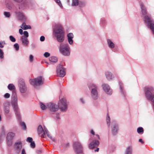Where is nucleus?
I'll list each match as a JSON object with an SVG mask.
<instances>
[{
    "instance_id": "obj_51",
    "label": "nucleus",
    "mask_w": 154,
    "mask_h": 154,
    "mask_svg": "<svg viewBox=\"0 0 154 154\" xmlns=\"http://www.w3.org/2000/svg\"><path fill=\"white\" fill-rule=\"evenodd\" d=\"M45 39V37L44 36H41L40 38V40L41 41H43Z\"/></svg>"
},
{
    "instance_id": "obj_47",
    "label": "nucleus",
    "mask_w": 154,
    "mask_h": 154,
    "mask_svg": "<svg viewBox=\"0 0 154 154\" xmlns=\"http://www.w3.org/2000/svg\"><path fill=\"white\" fill-rule=\"evenodd\" d=\"M54 1L56 2V3H58V5L62 7V4L60 3V0H54Z\"/></svg>"
},
{
    "instance_id": "obj_56",
    "label": "nucleus",
    "mask_w": 154,
    "mask_h": 154,
    "mask_svg": "<svg viewBox=\"0 0 154 154\" xmlns=\"http://www.w3.org/2000/svg\"><path fill=\"white\" fill-rule=\"evenodd\" d=\"M120 90H121V91L123 93V88H122V87L121 86H120Z\"/></svg>"
},
{
    "instance_id": "obj_13",
    "label": "nucleus",
    "mask_w": 154,
    "mask_h": 154,
    "mask_svg": "<svg viewBox=\"0 0 154 154\" xmlns=\"http://www.w3.org/2000/svg\"><path fill=\"white\" fill-rule=\"evenodd\" d=\"M99 144V141L96 140H94L92 142L89 144V147L90 149H93L98 146Z\"/></svg>"
},
{
    "instance_id": "obj_27",
    "label": "nucleus",
    "mask_w": 154,
    "mask_h": 154,
    "mask_svg": "<svg viewBox=\"0 0 154 154\" xmlns=\"http://www.w3.org/2000/svg\"><path fill=\"white\" fill-rule=\"evenodd\" d=\"M49 60L51 62L56 63L57 61V59L56 57H50Z\"/></svg>"
},
{
    "instance_id": "obj_38",
    "label": "nucleus",
    "mask_w": 154,
    "mask_h": 154,
    "mask_svg": "<svg viewBox=\"0 0 154 154\" xmlns=\"http://www.w3.org/2000/svg\"><path fill=\"white\" fill-rule=\"evenodd\" d=\"M14 47L15 49L16 50L18 51L19 49V45L17 43H16L14 45Z\"/></svg>"
},
{
    "instance_id": "obj_5",
    "label": "nucleus",
    "mask_w": 154,
    "mask_h": 154,
    "mask_svg": "<svg viewBox=\"0 0 154 154\" xmlns=\"http://www.w3.org/2000/svg\"><path fill=\"white\" fill-rule=\"evenodd\" d=\"M144 91L147 99H150L154 94V90L152 87H145L144 88Z\"/></svg>"
},
{
    "instance_id": "obj_11",
    "label": "nucleus",
    "mask_w": 154,
    "mask_h": 154,
    "mask_svg": "<svg viewBox=\"0 0 154 154\" xmlns=\"http://www.w3.org/2000/svg\"><path fill=\"white\" fill-rule=\"evenodd\" d=\"M74 147L75 151L78 153L82 152V147L80 143L78 142L74 143Z\"/></svg>"
},
{
    "instance_id": "obj_58",
    "label": "nucleus",
    "mask_w": 154,
    "mask_h": 154,
    "mask_svg": "<svg viewBox=\"0 0 154 154\" xmlns=\"http://www.w3.org/2000/svg\"><path fill=\"white\" fill-rule=\"evenodd\" d=\"M99 148H97L96 149H95V150H94V152H98L99 151Z\"/></svg>"
},
{
    "instance_id": "obj_1",
    "label": "nucleus",
    "mask_w": 154,
    "mask_h": 154,
    "mask_svg": "<svg viewBox=\"0 0 154 154\" xmlns=\"http://www.w3.org/2000/svg\"><path fill=\"white\" fill-rule=\"evenodd\" d=\"M57 41L60 42H63L64 39L63 28L61 25L58 26L55 31Z\"/></svg>"
},
{
    "instance_id": "obj_44",
    "label": "nucleus",
    "mask_w": 154,
    "mask_h": 154,
    "mask_svg": "<svg viewBox=\"0 0 154 154\" xmlns=\"http://www.w3.org/2000/svg\"><path fill=\"white\" fill-rule=\"evenodd\" d=\"M29 60L30 62H32L33 60V57L32 55H30L29 56Z\"/></svg>"
},
{
    "instance_id": "obj_40",
    "label": "nucleus",
    "mask_w": 154,
    "mask_h": 154,
    "mask_svg": "<svg viewBox=\"0 0 154 154\" xmlns=\"http://www.w3.org/2000/svg\"><path fill=\"white\" fill-rule=\"evenodd\" d=\"M11 41L13 42H14L16 41L15 38L12 35H11L9 37Z\"/></svg>"
},
{
    "instance_id": "obj_30",
    "label": "nucleus",
    "mask_w": 154,
    "mask_h": 154,
    "mask_svg": "<svg viewBox=\"0 0 154 154\" xmlns=\"http://www.w3.org/2000/svg\"><path fill=\"white\" fill-rule=\"evenodd\" d=\"M78 0H72V6H77L79 4Z\"/></svg>"
},
{
    "instance_id": "obj_43",
    "label": "nucleus",
    "mask_w": 154,
    "mask_h": 154,
    "mask_svg": "<svg viewBox=\"0 0 154 154\" xmlns=\"http://www.w3.org/2000/svg\"><path fill=\"white\" fill-rule=\"evenodd\" d=\"M24 35L26 38H27L29 36V34L28 32L26 31H25L23 32Z\"/></svg>"
},
{
    "instance_id": "obj_41",
    "label": "nucleus",
    "mask_w": 154,
    "mask_h": 154,
    "mask_svg": "<svg viewBox=\"0 0 154 154\" xmlns=\"http://www.w3.org/2000/svg\"><path fill=\"white\" fill-rule=\"evenodd\" d=\"M4 53L2 50L0 49V57L1 58L3 59L4 58Z\"/></svg>"
},
{
    "instance_id": "obj_54",
    "label": "nucleus",
    "mask_w": 154,
    "mask_h": 154,
    "mask_svg": "<svg viewBox=\"0 0 154 154\" xmlns=\"http://www.w3.org/2000/svg\"><path fill=\"white\" fill-rule=\"evenodd\" d=\"M22 154H26L25 151L24 149H23L22 151Z\"/></svg>"
},
{
    "instance_id": "obj_57",
    "label": "nucleus",
    "mask_w": 154,
    "mask_h": 154,
    "mask_svg": "<svg viewBox=\"0 0 154 154\" xmlns=\"http://www.w3.org/2000/svg\"><path fill=\"white\" fill-rule=\"evenodd\" d=\"M91 134H92L93 135L94 134V131L92 130H91Z\"/></svg>"
},
{
    "instance_id": "obj_3",
    "label": "nucleus",
    "mask_w": 154,
    "mask_h": 154,
    "mask_svg": "<svg viewBox=\"0 0 154 154\" xmlns=\"http://www.w3.org/2000/svg\"><path fill=\"white\" fill-rule=\"evenodd\" d=\"M44 79L41 76H39L34 79H31L29 80L30 82L32 85L39 86L42 85Z\"/></svg>"
},
{
    "instance_id": "obj_45",
    "label": "nucleus",
    "mask_w": 154,
    "mask_h": 154,
    "mask_svg": "<svg viewBox=\"0 0 154 154\" xmlns=\"http://www.w3.org/2000/svg\"><path fill=\"white\" fill-rule=\"evenodd\" d=\"M44 56L46 57H47L50 56V54L47 52H46L44 54Z\"/></svg>"
},
{
    "instance_id": "obj_48",
    "label": "nucleus",
    "mask_w": 154,
    "mask_h": 154,
    "mask_svg": "<svg viewBox=\"0 0 154 154\" xmlns=\"http://www.w3.org/2000/svg\"><path fill=\"white\" fill-rule=\"evenodd\" d=\"M10 95L8 93H6L4 95V97L5 98H7L10 97Z\"/></svg>"
},
{
    "instance_id": "obj_14",
    "label": "nucleus",
    "mask_w": 154,
    "mask_h": 154,
    "mask_svg": "<svg viewBox=\"0 0 154 154\" xmlns=\"http://www.w3.org/2000/svg\"><path fill=\"white\" fill-rule=\"evenodd\" d=\"M38 133L39 135L44 137L45 135V133L42 128V126L41 125L38 126Z\"/></svg>"
},
{
    "instance_id": "obj_7",
    "label": "nucleus",
    "mask_w": 154,
    "mask_h": 154,
    "mask_svg": "<svg viewBox=\"0 0 154 154\" xmlns=\"http://www.w3.org/2000/svg\"><path fill=\"white\" fill-rule=\"evenodd\" d=\"M17 98L16 93H13L12 95V104L13 106L14 110L15 111H17L18 109L17 104Z\"/></svg>"
},
{
    "instance_id": "obj_33",
    "label": "nucleus",
    "mask_w": 154,
    "mask_h": 154,
    "mask_svg": "<svg viewBox=\"0 0 154 154\" xmlns=\"http://www.w3.org/2000/svg\"><path fill=\"white\" fill-rule=\"evenodd\" d=\"M4 111L6 113H8L9 112V108L8 106H6L5 107Z\"/></svg>"
},
{
    "instance_id": "obj_29",
    "label": "nucleus",
    "mask_w": 154,
    "mask_h": 154,
    "mask_svg": "<svg viewBox=\"0 0 154 154\" xmlns=\"http://www.w3.org/2000/svg\"><path fill=\"white\" fill-rule=\"evenodd\" d=\"M106 123L108 127H109L110 125V118L108 114L107 115Z\"/></svg>"
},
{
    "instance_id": "obj_60",
    "label": "nucleus",
    "mask_w": 154,
    "mask_h": 154,
    "mask_svg": "<svg viewBox=\"0 0 154 154\" xmlns=\"http://www.w3.org/2000/svg\"><path fill=\"white\" fill-rule=\"evenodd\" d=\"M96 136H97V137H98V138L100 139V137H99V136L98 135V134H96Z\"/></svg>"
},
{
    "instance_id": "obj_4",
    "label": "nucleus",
    "mask_w": 154,
    "mask_h": 154,
    "mask_svg": "<svg viewBox=\"0 0 154 154\" xmlns=\"http://www.w3.org/2000/svg\"><path fill=\"white\" fill-rule=\"evenodd\" d=\"M89 88L91 89V95L92 98L95 100L97 99L98 96L97 86L94 84H92L89 85Z\"/></svg>"
},
{
    "instance_id": "obj_37",
    "label": "nucleus",
    "mask_w": 154,
    "mask_h": 154,
    "mask_svg": "<svg viewBox=\"0 0 154 154\" xmlns=\"http://www.w3.org/2000/svg\"><path fill=\"white\" fill-rule=\"evenodd\" d=\"M149 27L151 29L152 31L154 34V24H151L150 25H149Z\"/></svg>"
},
{
    "instance_id": "obj_61",
    "label": "nucleus",
    "mask_w": 154,
    "mask_h": 154,
    "mask_svg": "<svg viewBox=\"0 0 154 154\" xmlns=\"http://www.w3.org/2000/svg\"><path fill=\"white\" fill-rule=\"evenodd\" d=\"M39 151V152H41V151L40 150L39 151Z\"/></svg>"
},
{
    "instance_id": "obj_59",
    "label": "nucleus",
    "mask_w": 154,
    "mask_h": 154,
    "mask_svg": "<svg viewBox=\"0 0 154 154\" xmlns=\"http://www.w3.org/2000/svg\"><path fill=\"white\" fill-rule=\"evenodd\" d=\"M80 100H81V102H82L83 103H84V101H83V99L81 98V99H80Z\"/></svg>"
},
{
    "instance_id": "obj_20",
    "label": "nucleus",
    "mask_w": 154,
    "mask_h": 154,
    "mask_svg": "<svg viewBox=\"0 0 154 154\" xmlns=\"http://www.w3.org/2000/svg\"><path fill=\"white\" fill-rule=\"evenodd\" d=\"M27 5V2L26 1H23L20 5L19 7V9H24Z\"/></svg>"
},
{
    "instance_id": "obj_10",
    "label": "nucleus",
    "mask_w": 154,
    "mask_h": 154,
    "mask_svg": "<svg viewBox=\"0 0 154 154\" xmlns=\"http://www.w3.org/2000/svg\"><path fill=\"white\" fill-rule=\"evenodd\" d=\"M48 108L51 111H56L59 109V106L58 105L53 103H50L47 105Z\"/></svg>"
},
{
    "instance_id": "obj_28",
    "label": "nucleus",
    "mask_w": 154,
    "mask_h": 154,
    "mask_svg": "<svg viewBox=\"0 0 154 154\" xmlns=\"http://www.w3.org/2000/svg\"><path fill=\"white\" fill-rule=\"evenodd\" d=\"M131 146H129L127 149L125 154H131Z\"/></svg>"
},
{
    "instance_id": "obj_16",
    "label": "nucleus",
    "mask_w": 154,
    "mask_h": 154,
    "mask_svg": "<svg viewBox=\"0 0 154 154\" xmlns=\"http://www.w3.org/2000/svg\"><path fill=\"white\" fill-rule=\"evenodd\" d=\"M67 38L68 41L70 44H72L73 43V40L72 39L74 37V35L72 33H70L68 34L67 35Z\"/></svg>"
},
{
    "instance_id": "obj_50",
    "label": "nucleus",
    "mask_w": 154,
    "mask_h": 154,
    "mask_svg": "<svg viewBox=\"0 0 154 154\" xmlns=\"http://www.w3.org/2000/svg\"><path fill=\"white\" fill-rule=\"evenodd\" d=\"M149 100H150L152 102L154 103V94L152 95V96L151 97L150 99H147Z\"/></svg>"
},
{
    "instance_id": "obj_32",
    "label": "nucleus",
    "mask_w": 154,
    "mask_h": 154,
    "mask_svg": "<svg viewBox=\"0 0 154 154\" xmlns=\"http://www.w3.org/2000/svg\"><path fill=\"white\" fill-rule=\"evenodd\" d=\"M137 132L139 134L143 133V128L141 127H139L137 129Z\"/></svg>"
},
{
    "instance_id": "obj_55",
    "label": "nucleus",
    "mask_w": 154,
    "mask_h": 154,
    "mask_svg": "<svg viewBox=\"0 0 154 154\" xmlns=\"http://www.w3.org/2000/svg\"><path fill=\"white\" fill-rule=\"evenodd\" d=\"M139 141L140 143H142L143 144L144 143L143 141V140L141 139H140L139 140Z\"/></svg>"
},
{
    "instance_id": "obj_39",
    "label": "nucleus",
    "mask_w": 154,
    "mask_h": 154,
    "mask_svg": "<svg viewBox=\"0 0 154 154\" xmlns=\"http://www.w3.org/2000/svg\"><path fill=\"white\" fill-rule=\"evenodd\" d=\"M7 144L9 146H10L12 144V140H8L7 139Z\"/></svg>"
},
{
    "instance_id": "obj_52",
    "label": "nucleus",
    "mask_w": 154,
    "mask_h": 154,
    "mask_svg": "<svg viewBox=\"0 0 154 154\" xmlns=\"http://www.w3.org/2000/svg\"><path fill=\"white\" fill-rule=\"evenodd\" d=\"M14 1L16 2L20 3L22 2L23 1V0H14Z\"/></svg>"
},
{
    "instance_id": "obj_25",
    "label": "nucleus",
    "mask_w": 154,
    "mask_h": 154,
    "mask_svg": "<svg viewBox=\"0 0 154 154\" xmlns=\"http://www.w3.org/2000/svg\"><path fill=\"white\" fill-rule=\"evenodd\" d=\"M109 46V48H113L114 47V43L109 39L107 41Z\"/></svg>"
},
{
    "instance_id": "obj_9",
    "label": "nucleus",
    "mask_w": 154,
    "mask_h": 154,
    "mask_svg": "<svg viewBox=\"0 0 154 154\" xmlns=\"http://www.w3.org/2000/svg\"><path fill=\"white\" fill-rule=\"evenodd\" d=\"M60 103L59 104L60 109L62 111H66L67 108L66 100L64 98H62L60 100Z\"/></svg>"
},
{
    "instance_id": "obj_12",
    "label": "nucleus",
    "mask_w": 154,
    "mask_h": 154,
    "mask_svg": "<svg viewBox=\"0 0 154 154\" xmlns=\"http://www.w3.org/2000/svg\"><path fill=\"white\" fill-rule=\"evenodd\" d=\"M102 87L104 91L108 94L111 95L112 93V91L110 89L109 86L107 84H103L102 85Z\"/></svg>"
},
{
    "instance_id": "obj_6",
    "label": "nucleus",
    "mask_w": 154,
    "mask_h": 154,
    "mask_svg": "<svg viewBox=\"0 0 154 154\" xmlns=\"http://www.w3.org/2000/svg\"><path fill=\"white\" fill-rule=\"evenodd\" d=\"M56 72L57 75L60 77H63L66 74L65 69L62 65H59L57 67Z\"/></svg>"
},
{
    "instance_id": "obj_17",
    "label": "nucleus",
    "mask_w": 154,
    "mask_h": 154,
    "mask_svg": "<svg viewBox=\"0 0 154 154\" xmlns=\"http://www.w3.org/2000/svg\"><path fill=\"white\" fill-rule=\"evenodd\" d=\"M21 41L22 43L25 46H27L29 44V41L28 38L24 36H22L21 37Z\"/></svg>"
},
{
    "instance_id": "obj_2",
    "label": "nucleus",
    "mask_w": 154,
    "mask_h": 154,
    "mask_svg": "<svg viewBox=\"0 0 154 154\" xmlns=\"http://www.w3.org/2000/svg\"><path fill=\"white\" fill-rule=\"evenodd\" d=\"M60 52L65 56L70 55V48L68 44L61 43L59 47Z\"/></svg>"
},
{
    "instance_id": "obj_24",
    "label": "nucleus",
    "mask_w": 154,
    "mask_h": 154,
    "mask_svg": "<svg viewBox=\"0 0 154 154\" xmlns=\"http://www.w3.org/2000/svg\"><path fill=\"white\" fill-rule=\"evenodd\" d=\"M21 27L23 29H30L31 26H27L26 25L25 23H23L21 26Z\"/></svg>"
},
{
    "instance_id": "obj_35",
    "label": "nucleus",
    "mask_w": 154,
    "mask_h": 154,
    "mask_svg": "<svg viewBox=\"0 0 154 154\" xmlns=\"http://www.w3.org/2000/svg\"><path fill=\"white\" fill-rule=\"evenodd\" d=\"M44 129L45 131V132L46 133L48 137H49L51 139L52 137L51 136V135L50 134L48 131L47 129H46L45 128H44Z\"/></svg>"
},
{
    "instance_id": "obj_42",
    "label": "nucleus",
    "mask_w": 154,
    "mask_h": 154,
    "mask_svg": "<svg viewBox=\"0 0 154 154\" xmlns=\"http://www.w3.org/2000/svg\"><path fill=\"white\" fill-rule=\"evenodd\" d=\"M30 146L31 147L34 148L35 147V144L34 141H32L30 142Z\"/></svg>"
},
{
    "instance_id": "obj_22",
    "label": "nucleus",
    "mask_w": 154,
    "mask_h": 154,
    "mask_svg": "<svg viewBox=\"0 0 154 154\" xmlns=\"http://www.w3.org/2000/svg\"><path fill=\"white\" fill-rule=\"evenodd\" d=\"M106 75L107 79L109 80L112 79V78H113V76L112 75V74L111 72H106Z\"/></svg>"
},
{
    "instance_id": "obj_53",
    "label": "nucleus",
    "mask_w": 154,
    "mask_h": 154,
    "mask_svg": "<svg viewBox=\"0 0 154 154\" xmlns=\"http://www.w3.org/2000/svg\"><path fill=\"white\" fill-rule=\"evenodd\" d=\"M19 32L21 35L23 34V31L22 29H20L19 30Z\"/></svg>"
},
{
    "instance_id": "obj_26",
    "label": "nucleus",
    "mask_w": 154,
    "mask_h": 154,
    "mask_svg": "<svg viewBox=\"0 0 154 154\" xmlns=\"http://www.w3.org/2000/svg\"><path fill=\"white\" fill-rule=\"evenodd\" d=\"M8 88L9 90L13 91H14L15 90V86L12 84H10L8 85Z\"/></svg>"
},
{
    "instance_id": "obj_49",
    "label": "nucleus",
    "mask_w": 154,
    "mask_h": 154,
    "mask_svg": "<svg viewBox=\"0 0 154 154\" xmlns=\"http://www.w3.org/2000/svg\"><path fill=\"white\" fill-rule=\"evenodd\" d=\"M5 44L3 42H0V47L3 48L4 46V45Z\"/></svg>"
},
{
    "instance_id": "obj_31",
    "label": "nucleus",
    "mask_w": 154,
    "mask_h": 154,
    "mask_svg": "<svg viewBox=\"0 0 154 154\" xmlns=\"http://www.w3.org/2000/svg\"><path fill=\"white\" fill-rule=\"evenodd\" d=\"M40 107L42 110H45L47 108L46 106L42 102L40 103Z\"/></svg>"
},
{
    "instance_id": "obj_15",
    "label": "nucleus",
    "mask_w": 154,
    "mask_h": 154,
    "mask_svg": "<svg viewBox=\"0 0 154 154\" xmlns=\"http://www.w3.org/2000/svg\"><path fill=\"white\" fill-rule=\"evenodd\" d=\"M22 147V143L21 141H19L16 142L14 144V147L19 153Z\"/></svg>"
},
{
    "instance_id": "obj_8",
    "label": "nucleus",
    "mask_w": 154,
    "mask_h": 154,
    "mask_svg": "<svg viewBox=\"0 0 154 154\" xmlns=\"http://www.w3.org/2000/svg\"><path fill=\"white\" fill-rule=\"evenodd\" d=\"M19 86L20 88V91L21 93H24L26 92L27 88L23 79H20V80Z\"/></svg>"
},
{
    "instance_id": "obj_18",
    "label": "nucleus",
    "mask_w": 154,
    "mask_h": 154,
    "mask_svg": "<svg viewBox=\"0 0 154 154\" xmlns=\"http://www.w3.org/2000/svg\"><path fill=\"white\" fill-rule=\"evenodd\" d=\"M15 135V134L12 132L8 133L7 134V139L8 140H12Z\"/></svg>"
},
{
    "instance_id": "obj_34",
    "label": "nucleus",
    "mask_w": 154,
    "mask_h": 154,
    "mask_svg": "<svg viewBox=\"0 0 154 154\" xmlns=\"http://www.w3.org/2000/svg\"><path fill=\"white\" fill-rule=\"evenodd\" d=\"M20 125L23 129H25L26 128V126L25 124L23 122L20 123Z\"/></svg>"
},
{
    "instance_id": "obj_21",
    "label": "nucleus",
    "mask_w": 154,
    "mask_h": 154,
    "mask_svg": "<svg viewBox=\"0 0 154 154\" xmlns=\"http://www.w3.org/2000/svg\"><path fill=\"white\" fill-rule=\"evenodd\" d=\"M140 6L141 9V12L142 14L143 15L146 14V9L143 4L141 3L140 4Z\"/></svg>"
},
{
    "instance_id": "obj_46",
    "label": "nucleus",
    "mask_w": 154,
    "mask_h": 154,
    "mask_svg": "<svg viewBox=\"0 0 154 154\" xmlns=\"http://www.w3.org/2000/svg\"><path fill=\"white\" fill-rule=\"evenodd\" d=\"M26 141L29 143H30L32 141V139L31 137H28Z\"/></svg>"
},
{
    "instance_id": "obj_19",
    "label": "nucleus",
    "mask_w": 154,
    "mask_h": 154,
    "mask_svg": "<svg viewBox=\"0 0 154 154\" xmlns=\"http://www.w3.org/2000/svg\"><path fill=\"white\" fill-rule=\"evenodd\" d=\"M144 21L145 22L148 24V26H149V25L151 24H152L151 22H152L151 19L149 18L147 16H146L144 17Z\"/></svg>"
},
{
    "instance_id": "obj_36",
    "label": "nucleus",
    "mask_w": 154,
    "mask_h": 154,
    "mask_svg": "<svg viewBox=\"0 0 154 154\" xmlns=\"http://www.w3.org/2000/svg\"><path fill=\"white\" fill-rule=\"evenodd\" d=\"M4 14L5 16L7 17H10L11 14L9 12H4Z\"/></svg>"
},
{
    "instance_id": "obj_23",
    "label": "nucleus",
    "mask_w": 154,
    "mask_h": 154,
    "mask_svg": "<svg viewBox=\"0 0 154 154\" xmlns=\"http://www.w3.org/2000/svg\"><path fill=\"white\" fill-rule=\"evenodd\" d=\"M118 128L117 125H115L113 126V128L112 129V133L114 135H115L117 133Z\"/></svg>"
}]
</instances>
